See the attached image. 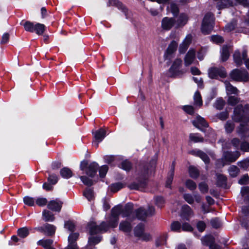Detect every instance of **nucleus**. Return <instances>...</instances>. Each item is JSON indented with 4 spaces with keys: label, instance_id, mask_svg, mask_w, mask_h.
I'll return each mask as SVG.
<instances>
[{
    "label": "nucleus",
    "instance_id": "nucleus-5",
    "mask_svg": "<svg viewBox=\"0 0 249 249\" xmlns=\"http://www.w3.org/2000/svg\"><path fill=\"white\" fill-rule=\"evenodd\" d=\"M227 76L226 71L223 67L221 68L213 67L209 69L208 76L211 79H218V76L222 78H224Z\"/></svg>",
    "mask_w": 249,
    "mask_h": 249
},
{
    "label": "nucleus",
    "instance_id": "nucleus-58",
    "mask_svg": "<svg viewBox=\"0 0 249 249\" xmlns=\"http://www.w3.org/2000/svg\"><path fill=\"white\" fill-rule=\"evenodd\" d=\"M167 238V234H163L156 240V246L159 247L166 243Z\"/></svg>",
    "mask_w": 249,
    "mask_h": 249
},
{
    "label": "nucleus",
    "instance_id": "nucleus-1",
    "mask_svg": "<svg viewBox=\"0 0 249 249\" xmlns=\"http://www.w3.org/2000/svg\"><path fill=\"white\" fill-rule=\"evenodd\" d=\"M157 164L156 154L149 161L142 160L138 164V174L135 181L131 182L127 187L131 190L142 191L148 185L149 178L154 175Z\"/></svg>",
    "mask_w": 249,
    "mask_h": 249
},
{
    "label": "nucleus",
    "instance_id": "nucleus-51",
    "mask_svg": "<svg viewBox=\"0 0 249 249\" xmlns=\"http://www.w3.org/2000/svg\"><path fill=\"white\" fill-rule=\"evenodd\" d=\"M191 42V38H189L186 41H184L180 45L179 48V51L181 53H184L188 49L189 46Z\"/></svg>",
    "mask_w": 249,
    "mask_h": 249
},
{
    "label": "nucleus",
    "instance_id": "nucleus-3",
    "mask_svg": "<svg viewBox=\"0 0 249 249\" xmlns=\"http://www.w3.org/2000/svg\"><path fill=\"white\" fill-rule=\"evenodd\" d=\"M249 113V104H246L244 106L242 104L238 105L234 108L232 120L236 123L246 121Z\"/></svg>",
    "mask_w": 249,
    "mask_h": 249
},
{
    "label": "nucleus",
    "instance_id": "nucleus-2",
    "mask_svg": "<svg viewBox=\"0 0 249 249\" xmlns=\"http://www.w3.org/2000/svg\"><path fill=\"white\" fill-rule=\"evenodd\" d=\"M215 18L211 12L207 13L203 19L201 31L204 35H210L213 30L214 26Z\"/></svg>",
    "mask_w": 249,
    "mask_h": 249
},
{
    "label": "nucleus",
    "instance_id": "nucleus-21",
    "mask_svg": "<svg viewBox=\"0 0 249 249\" xmlns=\"http://www.w3.org/2000/svg\"><path fill=\"white\" fill-rule=\"evenodd\" d=\"M79 236V233L78 232H71L70 234L68 236V245L71 246L74 248L79 249L77 246V240H78Z\"/></svg>",
    "mask_w": 249,
    "mask_h": 249
},
{
    "label": "nucleus",
    "instance_id": "nucleus-62",
    "mask_svg": "<svg viewBox=\"0 0 249 249\" xmlns=\"http://www.w3.org/2000/svg\"><path fill=\"white\" fill-rule=\"evenodd\" d=\"M210 223L212 227L215 229H217L221 226V223L218 217L212 218Z\"/></svg>",
    "mask_w": 249,
    "mask_h": 249
},
{
    "label": "nucleus",
    "instance_id": "nucleus-38",
    "mask_svg": "<svg viewBox=\"0 0 249 249\" xmlns=\"http://www.w3.org/2000/svg\"><path fill=\"white\" fill-rule=\"evenodd\" d=\"M234 62L237 67L241 66L243 64V59L241 56V53L239 50H236L233 54Z\"/></svg>",
    "mask_w": 249,
    "mask_h": 249
},
{
    "label": "nucleus",
    "instance_id": "nucleus-33",
    "mask_svg": "<svg viewBox=\"0 0 249 249\" xmlns=\"http://www.w3.org/2000/svg\"><path fill=\"white\" fill-rule=\"evenodd\" d=\"M42 219L45 222H53L55 220L54 214L47 210L42 212Z\"/></svg>",
    "mask_w": 249,
    "mask_h": 249
},
{
    "label": "nucleus",
    "instance_id": "nucleus-22",
    "mask_svg": "<svg viewBox=\"0 0 249 249\" xmlns=\"http://www.w3.org/2000/svg\"><path fill=\"white\" fill-rule=\"evenodd\" d=\"M192 213L193 210L189 205L185 204L182 206L181 216L183 219L189 221L190 217Z\"/></svg>",
    "mask_w": 249,
    "mask_h": 249
},
{
    "label": "nucleus",
    "instance_id": "nucleus-30",
    "mask_svg": "<svg viewBox=\"0 0 249 249\" xmlns=\"http://www.w3.org/2000/svg\"><path fill=\"white\" fill-rule=\"evenodd\" d=\"M189 142H193L194 143L203 142L204 141V138L198 133H191L189 136Z\"/></svg>",
    "mask_w": 249,
    "mask_h": 249
},
{
    "label": "nucleus",
    "instance_id": "nucleus-37",
    "mask_svg": "<svg viewBox=\"0 0 249 249\" xmlns=\"http://www.w3.org/2000/svg\"><path fill=\"white\" fill-rule=\"evenodd\" d=\"M46 29V26L42 23H36L35 26V32L38 36L42 35Z\"/></svg>",
    "mask_w": 249,
    "mask_h": 249
},
{
    "label": "nucleus",
    "instance_id": "nucleus-18",
    "mask_svg": "<svg viewBox=\"0 0 249 249\" xmlns=\"http://www.w3.org/2000/svg\"><path fill=\"white\" fill-rule=\"evenodd\" d=\"M111 5L116 7L118 9L121 10L126 17L127 16L128 9L119 0H108L107 6Z\"/></svg>",
    "mask_w": 249,
    "mask_h": 249
},
{
    "label": "nucleus",
    "instance_id": "nucleus-46",
    "mask_svg": "<svg viewBox=\"0 0 249 249\" xmlns=\"http://www.w3.org/2000/svg\"><path fill=\"white\" fill-rule=\"evenodd\" d=\"M83 196L89 200L91 201L94 198V191L93 188H86L83 192Z\"/></svg>",
    "mask_w": 249,
    "mask_h": 249
},
{
    "label": "nucleus",
    "instance_id": "nucleus-17",
    "mask_svg": "<svg viewBox=\"0 0 249 249\" xmlns=\"http://www.w3.org/2000/svg\"><path fill=\"white\" fill-rule=\"evenodd\" d=\"M237 133L241 139H245L249 137V128L247 124L241 123L236 129Z\"/></svg>",
    "mask_w": 249,
    "mask_h": 249
},
{
    "label": "nucleus",
    "instance_id": "nucleus-9",
    "mask_svg": "<svg viewBox=\"0 0 249 249\" xmlns=\"http://www.w3.org/2000/svg\"><path fill=\"white\" fill-rule=\"evenodd\" d=\"M178 45V43L175 40H172L170 42L163 55L165 60H168L170 61L171 60L173 57L174 53L177 51Z\"/></svg>",
    "mask_w": 249,
    "mask_h": 249
},
{
    "label": "nucleus",
    "instance_id": "nucleus-4",
    "mask_svg": "<svg viewBox=\"0 0 249 249\" xmlns=\"http://www.w3.org/2000/svg\"><path fill=\"white\" fill-rule=\"evenodd\" d=\"M56 229V228L54 225L49 223L44 224L41 226L36 227L33 229L30 228L32 233L37 231L49 237H52L55 234Z\"/></svg>",
    "mask_w": 249,
    "mask_h": 249
},
{
    "label": "nucleus",
    "instance_id": "nucleus-44",
    "mask_svg": "<svg viewBox=\"0 0 249 249\" xmlns=\"http://www.w3.org/2000/svg\"><path fill=\"white\" fill-rule=\"evenodd\" d=\"M226 89L227 94L237 95L238 94V89L236 87L232 86L230 82L226 84Z\"/></svg>",
    "mask_w": 249,
    "mask_h": 249
},
{
    "label": "nucleus",
    "instance_id": "nucleus-14",
    "mask_svg": "<svg viewBox=\"0 0 249 249\" xmlns=\"http://www.w3.org/2000/svg\"><path fill=\"white\" fill-rule=\"evenodd\" d=\"M176 20L174 18L164 17L161 20V28L165 31H169L175 25Z\"/></svg>",
    "mask_w": 249,
    "mask_h": 249
},
{
    "label": "nucleus",
    "instance_id": "nucleus-10",
    "mask_svg": "<svg viewBox=\"0 0 249 249\" xmlns=\"http://www.w3.org/2000/svg\"><path fill=\"white\" fill-rule=\"evenodd\" d=\"M193 125L202 132L205 131V128L209 126L208 123L205 119L198 115L195 120L192 121Z\"/></svg>",
    "mask_w": 249,
    "mask_h": 249
},
{
    "label": "nucleus",
    "instance_id": "nucleus-6",
    "mask_svg": "<svg viewBox=\"0 0 249 249\" xmlns=\"http://www.w3.org/2000/svg\"><path fill=\"white\" fill-rule=\"evenodd\" d=\"M182 63V61L180 58H176L174 61L171 67L168 70V72L170 74L169 77L176 78L177 76L183 73L182 70H179Z\"/></svg>",
    "mask_w": 249,
    "mask_h": 249
},
{
    "label": "nucleus",
    "instance_id": "nucleus-55",
    "mask_svg": "<svg viewBox=\"0 0 249 249\" xmlns=\"http://www.w3.org/2000/svg\"><path fill=\"white\" fill-rule=\"evenodd\" d=\"M225 105L224 100L221 97L218 98L215 102L214 103L213 106L217 110H221L223 108Z\"/></svg>",
    "mask_w": 249,
    "mask_h": 249
},
{
    "label": "nucleus",
    "instance_id": "nucleus-27",
    "mask_svg": "<svg viewBox=\"0 0 249 249\" xmlns=\"http://www.w3.org/2000/svg\"><path fill=\"white\" fill-rule=\"evenodd\" d=\"M195 58V51L190 49L185 55L184 58V64L186 66L190 65Z\"/></svg>",
    "mask_w": 249,
    "mask_h": 249
},
{
    "label": "nucleus",
    "instance_id": "nucleus-32",
    "mask_svg": "<svg viewBox=\"0 0 249 249\" xmlns=\"http://www.w3.org/2000/svg\"><path fill=\"white\" fill-rule=\"evenodd\" d=\"M60 175L65 179H69L73 176L71 170L68 167H64L60 169Z\"/></svg>",
    "mask_w": 249,
    "mask_h": 249
},
{
    "label": "nucleus",
    "instance_id": "nucleus-8",
    "mask_svg": "<svg viewBox=\"0 0 249 249\" xmlns=\"http://www.w3.org/2000/svg\"><path fill=\"white\" fill-rule=\"evenodd\" d=\"M231 78L235 81H242L248 77V72L246 70H240L235 69L232 70L230 74Z\"/></svg>",
    "mask_w": 249,
    "mask_h": 249
},
{
    "label": "nucleus",
    "instance_id": "nucleus-34",
    "mask_svg": "<svg viewBox=\"0 0 249 249\" xmlns=\"http://www.w3.org/2000/svg\"><path fill=\"white\" fill-rule=\"evenodd\" d=\"M189 176L194 179L197 178L200 176L199 170L194 165H190L188 168Z\"/></svg>",
    "mask_w": 249,
    "mask_h": 249
},
{
    "label": "nucleus",
    "instance_id": "nucleus-20",
    "mask_svg": "<svg viewBox=\"0 0 249 249\" xmlns=\"http://www.w3.org/2000/svg\"><path fill=\"white\" fill-rule=\"evenodd\" d=\"M130 220H122L119 224V230L126 233L130 232L132 230V226Z\"/></svg>",
    "mask_w": 249,
    "mask_h": 249
},
{
    "label": "nucleus",
    "instance_id": "nucleus-45",
    "mask_svg": "<svg viewBox=\"0 0 249 249\" xmlns=\"http://www.w3.org/2000/svg\"><path fill=\"white\" fill-rule=\"evenodd\" d=\"M125 186V184L121 182L114 183L111 184L110 190L111 192L116 193L124 188Z\"/></svg>",
    "mask_w": 249,
    "mask_h": 249
},
{
    "label": "nucleus",
    "instance_id": "nucleus-60",
    "mask_svg": "<svg viewBox=\"0 0 249 249\" xmlns=\"http://www.w3.org/2000/svg\"><path fill=\"white\" fill-rule=\"evenodd\" d=\"M119 220V218L113 217L110 216L107 223L109 228H116L118 225Z\"/></svg>",
    "mask_w": 249,
    "mask_h": 249
},
{
    "label": "nucleus",
    "instance_id": "nucleus-25",
    "mask_svg": "<svg viewBox=\"0 0 249 249\" xmlns=\"http://www.w3.org/2000/svg\"><path fill=\"white\" fill-rule=\"evenodd\" d=\"M216 185L218 187L226 188L227 184V178L223 174H217Z\"/></svg>",
    "mask_w": 249,
    "mask_h": 249
},
{
    "label": "nucleus",
    "instance_id": "nucleus-56",
    "mask_svg": "<svg viewBox=\"0 0 249 249\" xmlns=\"http://www.w3.org/2000/svg\"><path fill=\"white\" fill-rule=\"evenodd\" d=\"M210 40L217 44H222L224 42V38L218 35L211 36Z\"/></svg>",
    "mask_w": 249,
    "mask_h": 249
},
{
    "label": "nucleus",
    "instance_id": "nucleus-43",
    "mask_svg": "<svg viewBox=\"0 0 249 249\" xmlns=\"http://www.w3.org/2000/svg\"><path fill=\"white\" fill-rule=\"evenodd\" d=\"M29 230L27 227L19 228L17 231V234L22 238H25L29 235Z\"/></svg>",
    "mask_w": 249,
    "mask_h": 249
},
{
    "label": "nucleus",
    "instance_id": "nucleus-39",
    "mask_svg": "<svg viewBox=\"0 0 249 249\" xmlns=\"http://www.w3.org/2000/svg\"><path fill=\"white\" fill-rule=\"evenodd\" d=\"M53 242V240L51 239H41L37 241V244L46 249L52 247Z\"/></svg>",
    "mask_w": 249,
    "mask_h": 249
},
{
    "label": "nucleus",
    "instance_id": "nucleus-50",
    "mask_svg": "<svg viewBox=\"0 0 249 249\" xmlns=\"http://www.w3.org/2000/svg\"><path fill=\"white\" fill-rule=\"evenodd\" d=\"M80 178L83 183L88 187H90L94 184V180L86 176H80Z\"/></svg>",
    "mask_w": 249,
    "mask_h": 249
},
{
    "label": "nucleus",
    "instance_id": "nucleus-23",
    "mask_svg": "<svg viewBox=\"0 0 249 249\" xmlns=\"http://www.w3.org/2000/svg\"><path fill=\"white\" fill-rule=\"evenodd\" d=\"M117 166L126 172H129L133 168V163L128 159H125L117 165Z\"/></svg>",
    "mask_w": 249,
    "mask_h": 249
},
{
    "label": "nucleus",
    "instance_id": "nucleus-41",
    "mask_svg": "<svg viewBox=\"0 0 249 249\" xmlns=\"http://www.w3.org/2000/svg\"><path fill=\"white\" fill-rule=\"evenodd\" d=\"M155 204L159 208H161L164 206L165 200L161 196H155L154 197Z\"/></svg>",
    "mask_w": 249,
    "mask_h": 249
},
{
    "label": "nucleus",
    "instance_id": "nucleus-40",
    "mask_svg": "<svg viewBox=\"0 0 249 249\" xmlns=\"http://www.w3.org/2000/svg\"><path fill=\"white\" fill-rule=\"evenodd\" d=\"M102 239L103 237L101 235L89 236L88 238V244L94 246L101 242Z\"/></svg>",
    "mask_w": 249,
    "mask_h": 249
},
{
    "label": "nucleus",
    "instance_id": "nucleus-11",
    "mask_svg": "<svg viewBox=\"0 0 249 249\" xmlns=\"http://www.w3.org/2000/svg\"><path fill=\"white\" fill-rule=\"evenodd\" d=\"M147 217V214L146 213V210L143 207H141L135 210L134 214L132 215L130 219L131 222H133L136 219L142 221H145Z\"/></svg>",
    "mask_w": 249,
    "mask_h": 249
},
{
    "label": "nucleus",
    "instance_id": "nucleus-53",
    "mask_svg": "<svg viewBox=\"0 0 249 249\" xmlns=\"http://www.w3.org/2000/svg\"><path fill=\"white\" fill-rule=\"evenodd\" d=\"M224 127L226 133L230 134L233 131L235 127V125L230 120H228L226 123Z\"/></svg>",
    "mask_w": 249,
    "mask_h": 249
},
{
    "label": "nucleus",
    "instance_id": "nucleus-36",
    "mask_svg": "<svg viewBox=\"0 0 249 249\" xmlns=\"http://www.w3.org/2000/svg\"><path fill=\"white\" fill-rule=\"evenodd\" d=\"M144 232V225L142 223H139L134 229V236L136 237H140Z\"/></svg>",
    "mask_w": 249,
    "mask_h": 249
},
{
    "label": "nucleus",
    "instance_id": "nucleus-12",
    "mask_svg": "<svg viewBox=\"0 0 249 249\" xmlns=\"http://www.w3.org/2000/svg\"><path fill=\"white\" fill-rule=\"evenodd\" d=\"M134 205L131 202H128L125 204L124 208L122 207V216L126 217L127 219L131 221L130 218L134 214Z\"/></svg>",
    "mask_w": 249,
    "mask_h": 249
},
{
    "label": "nucleus",
    "instance_id": "nucleus-64",
    "mask_svg": "<svg viewBox=\"0 0 249 249\" xmlns=\"http://www.w3.org/2000/svg\"><path fill=\"white\" fill-rule=\"evenodd\" d=\"M64 227L71 232H73L75 230V225L71 220L65 222Z\"/></svg>",
    "mask_w": 249,
    "mask_h": 249
},
{
    "label": "nucleus",
    "instance_id": "nucleus-63",
    "mask_svg": "<svg viewBox=\"0 0 249 249\" xmlns=\"http://www.w3.org/2000/svg\"><path fill=\"white\" fill-rule=\"evenodd\" d=\"M24 203L28 206L32 207L35 205V199L29 196H25L23 198Z\"/></svg>",
    "mask_w": 249,
    "mask_h": 249
},
{
    "label": "nucleus",
    "instance_id": "nucleus-54",
    "mask_svg": "<svg viewBox=\"0 0 249 249\" xmlns=\"http://www.w3.org/2000/svg\"><path fill=\"white\" fill-rule=\"evenodd\" d=\"M181 228V223L178 221H174L171 224L170 228L173 231L179 232Z\"/></svg>",
    "mask_w": 249,
    "mask_h": 249
},
{
    "label": "nucleus",
    "instance_id": "nucleus-42",
    "mask_svg": "<svg viewBox=\"0 0 249 249\" xmlns=\"http://www.w3.org/2000/svg\"><path fill=\"white\" fill-rule=\"evenodd\" d=\"M201 241L204 246L210 247L215 242V239L213 236L208 235L204 236Z\"/></svg>",
    "mask_w": 249,
    "mask_h": 249
},
{
    "label": "nucleus",
    "instance_id": "nucleus-19",
    "mask_svg": "<svg viewBox=\"0 0 249 249\" xmlns=\"http://www.w3.org/2000/svg\"><path fill=\"white\" fill-rule=\"evenodd\" d=\"M62 205V201L53 200L49 202L47 208L53 212H59L61 210Z\"/></svg>",
    "mask_w": 249,
    "mask_h": 249
},
{
    "label": "nucleus",
    "instance_id": "nucleus-57",
    "mask_svg": "<svg viewBox=\"0 0 249 249\" xmlns=\"http://www.w3.org/2000/svg\"><path fill=\"white\" fill-rule=\"evenodd\" d=\"M47 173L49 174L47 181L53 185L56 184L58 181L57 176L54 173L51 174L49 171H47Z\"/></svg>",
    "mask_w": 249,
    "mask_h": 249
},
{
    "label": "nucleus",
    "instance_id": "nucleus-29",
    "mask_svg": "<svg viewBox=\"0 0 249 249\" xmlns=\"http://www.w3.org/2000/svg\"><path fill=\"white\" fill-rule=\"evenodd\" d=\"M188 16L184 13H180L176 22H177V28H179L186 25L188 21Z\"/></svg>",
    "mask_w": 249,
    "mask_h": 249
},
{
    "label": "nucleus",
    "instance_id": "nucleus-61",
    "mask_svg": "<svg viewBox=\"0 0 249 249\" xmlns=\"http://www.w3.org/2000/svg\"><path fill=\"white\" fill-rule=\"evenodd\" d=\"M237 165L241 169L247 170L249 167V159L246 158L237 162Z\"/></svg>",
    "mask_w": 249,
    "mask_h": 249
},
{
    "label": "nucleus",
    "instance_id": "nucleus-59",
    "mask_svg": "<svg viewBox=\"0 0 249 249\" xmlns=\"http://www.w3.org/2000/svg\"><path fill=\"white\" fill-rule=\"evenodd\" d=\"M185 184L186 187L191 191L196 190L197 187L196 183L190 179H187Z\"/></svg>",
    "mask_w": 249,
    "mask_h": 249
},
{
    "label": "nucleus",
    "instance_id": "nucleus-52",
    "mask_svg": "<svg viewBox=\"0 0 249 249\" xmlns=\"http://www.w3.org/2000/svg\"><path fill=\"white\" fill-rule=\"evenodd\" d=\"M109 167L107 165H103L101 167H99V175L100 178H104L106 177V176L108 171Z\"/></svg>",
    "mask_w": 249,
    "mask_h": 249
},
{
    "label": "nucleus",
    "instance_id": "nucleus-13",
    "mask_svg": "<svg viewBox=\"0 0 249 249\" xmlns=\"http://www.w3.org/2000/svg\"><path fill=\"white\" fill-rule=\"evenodd\" d=\"M188 153L190 155L200 158L206 164H208L210 162L211 160L209 157L206 153L201 150L193 149L189 151Z\"/></svg>",
    "mask_w": 249,
    "mask_h": 249
},
{
    "label": "nucleus",
    "instance_id": "nucleus-48",
    "mask_svg": "<svg viewBox=\"0 0 249 249\" xmlns=\"http://www.w3.org/2000/svg\"><path fill=\"white\" fill-rule=\"evenodd\" d=\"M194 104L198 106H202L203 101L201 95L199 91L197 90L195 92L194 96Z\"/></svg>",
    "mask_w": 249,
    "mask_h": 249
},
{
    "label": "nucleus",
    "instance_id": "nucleus-47",
    "mask_svg": "<svg viewBox=\"0 0 249 249\" xmlns=\"http://www.w3.org/2000/svg\"><path fill=\"white\" fill-rule=\"evenodd\" d=\"M104 160L105 162L109 164L111 167L117 166L113 163V162L116 160V157L113 155H106L104 156Z\"/></svg>",
    "mask_w": 249,
    "mask_h": 249
},
{
    "label": "nucleus",
    "instance_id": "nucleus-16",
    "mask_svg": "<svg viewBox=\"0 0 249 249\" xmlns=\"http://www.w3.org/2000/svg\"><path fill=\"white\" fill-rule=\"evenodd\" d=\"M99 168V164L95 161H93L89 165L87 170L85 173L86 175L91 178H94Z\"/></svg>",
    "mask_w": 249,
    "mask_h": 249
},
{
    "label": "nucleus",
    "instance_id": "nucleus-35",
    "mask_svg": "<svg viewBox=\"0 0 249 249\" xmlns=\"http://www.w3.org/2000/svg\"><path fill=\"white\" fill-rule=\"evenodd\" d=\"M122 205L120 204L114 206L111 210L110 216L113 217L119 218L122 215Z\"/></svg>",
    "mask_w": 249,
    "mask_h": 249
},
{
    "label": "nucleus",
    "instance_id": "nucleus-24",
    "mask_svg": "<svg viewBox=\"0 0 249 249\" xmlns=\"http://www.w3.org/2000/svg\"><path fill=\"white\" fill-rule=\"evenodd\" d=\"M230 56L229 48L227 45L222 46L220 51V60L222 62L227 61Z\"/></svg>",
    "mask_w": 249,
    "mask_h": 249
},
{
    "label": "nucleus",
    "instance_id": "nucleus-26",
    "mask_svg": "<svg viewBox=\"0 0 249 249\" xmlns=\"http://www.w3.org/2000/svg\"><path fill=\"white\" fill-rule=\"evenodd\" d=\"M20 25L23 26L24 30L28 32L34 33L35 23L29 20H22L20 23Z\"/></svg>",
    "mask_w": 249,
    "mask_h": 249
},
{
    "label": "nucleus",
    "instance_id": "nucleus-15",
    "mask_svg": "<svg viewBox=\"0 0 249 249\" xmlns=\"http://www.w3.org/2000/svg\"><path fill=\"white\" fill-rule=\"evenodd\" d=\"M240 154L238 151L232 152L231 151H225L223 154L224 160L225 161L233 162L237 160Z\"/></svg>",
    "mask_w": 249,
    "mask_h": 249
},
{
    "label": "nucleus",
    "instance_id": "nucleus-49",
    "mask_svg": "<svg viewBox=\"0 0 249 249\" xmlns=\"http://www.w3.org/2000/svg\"><path fill=\"white\" fill-rule=\"evenodd\" d=\"M239 221L242 228L247 230L249 229V217L248 216H244L240 217Z\"/></svg>",
    "mask_w": 249,
    "mask_h": 249
},
{
    "label": "nucleus",
    "instance_id": "nucleus-28",
    "mask_svg": "<svg viewBox=\"0 0 249 249\" xmlns=\"http://www.w3.org/2000/svg\"><path fill=\"white\" fill-rule=\"evenodd\" d=\"M87 226L89 229V233L90 235H94L100 232L98 225L95 221H90L88 223Z\"/></svg>",
    "mask_w": 249,
    "mask_h": 249
},
{
    "label": "nucleus",
    "instance_id": "nucleus-7",
    "mask_svg": "<svg viewBox=\"0 0 249 249\" xmlns=\"http://www.w3.org/2000/svg\"><path fill=\"white\" fill-rule=\"evenodd\" d=\"M92 134L93 136L92 144L96 148H97L99 146V143L101 142L106 137L107 131L104 128L101 127L95 131L92 130Z\"/></svg>",
    "mask_w": 249,
    "mask_h": 249
},
{
    "label": "nucleus",
    "instance_id": "nucleus-31",
    "mask_svg": "<svg viewBox=\"0 0 249 249\" xmlns=\"http://www.w3.org/2000/svg\"><path fill=\"white\" fill-rule=\"evenodd\" d=\"M232 5L233 2L231 0H221L217 2L216 8L220 10Z\"/></svg>",
    "mask_w": 249,
    "mask_h": 249
}]
</instances>
